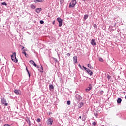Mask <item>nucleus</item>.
<instances>
[{"mask_svg": "<svg viewBox=\"0 0 126 126\" xmlns=\"http://www.w3.org/2000/svg\"><path fill=\"white\" fill-rule=\"evenodd\" d=\"M35 66V67H37V64H36V63H34V64L32 65Z\"/></svg>", "mask_w": 126, "mask_h": 126, "instance_id": "30", "label": "nucleus"}, {"mask_svg": "<svg viewBox=\"0 0 126 126\" xmlns=\"http://www.w3.org/2000/svg\"><path fill=\"white\" fill-rule=\"evenodd\" d=\"M25 57H26V58H28V57H29V56H28V54H26L25 55Z\"/></svg>", "mask_w": 126, "mask_h": 126, "instance_id": "34", "label": "nucleus"}, {"mask_svg": "<svg viewBox=\"0 0 126 126\" xmlns=\"http://www.w3.org/2000/svg\"><path fill=\"white\" fill-rule=\"evenodd\" d=\"M36 67H37V68H40V67H39V66H38V65H37V66Z\"/></svg>", "mask_w": 126, "mask_h": 126, "instance_id": "39", "label": "nucleus"}, {"mask_svg": "<svg viewBox=\"0 0 126 126\" xmlns=\"http://www.w3.org/2000/svg\"><path fill=\"white\" fill-rule=\"evenodd\" d=\"M91 87H88L86 89V91H87V92H88V91H90V90H91Z\"/></svg>", "mask_w": 126, "mask_h": 126, "instance_id": "16", "label": "nucleus"}, {"mask_svg": "<svg viewBox=\"0 0 126 126\" xmlns=\"http://www.w3.org/2000/svg\"><path fill=\"white\" fill-rule=\"evenodd\" d=\"M36 121L37 123H40V122H41V119L38 118Z\"/></svg>", "mask_w": 126, "mask_h": 126, "instance_id": "23", "label": "nucleus"}, {"mask_svg": "<svg viewBox=\"0 0 126 126\" xmlns=\"http://www.w3.org/2000/svg\"><path fill=\"white\" fill-rule=\"evenodd\" d=\"M3 126H9V125H8V124H5L4 125H3Z\"/></svg>", "mask_w": 126, "mask_h": 126, "instance_id": "35", "label": "nucleus"}, {"mask_svg": "<svg viewBox=\"0 0 126 126\" xmlns=\"http://www.w3.org/2000/svg\"><path fill=\"white\" fill-rule=\"evenodd\" d=\"M82 98L80 95L78 94H76L75 97V100L76 101V103H79L80 101H81Z\"/></svg>", "mask_w": 126, "mask_h": 126, "instance_id": "3", "label": "nucleus"}, {"mask_svg": "<svg viewBox=\"0 0 126 126\" xmlns=\"http://www.w3.org/2000/svg\"><path fill=\"white\" fill-rule=\"evenodd\" d=\"M52 23L53 24H55V21H54Z\"/></svg>", "mask_w": 126, "mask_h": 126, "instance_id": "42", "label": "nucleus"}, {"mask_svg": "<svg viewBox=\"0 0 126 126\" xmlns=\"http://www.w3.org/2000/svg\"><path fill=\"white\" fill-rule=\"evenodd\" d=\"M1 103L5 106H7V105H8V104L7 103H6V100H5V99H4V98H2Z\"/></svg>", "mask_w": 126, "mask_h": 126, "instance_id": "6", "label": "nucleus"}, {"mask_svg": "<svg viewBox=\"0 0 126 126\" xmlns=\"http://www.w3.org/2000/svg\"><path fill=\"white\" fill-rule=\"evenodd\" d=\"M27 54V53H25L24 55H25V56Z\"/></svg>", "mask_w": 126, "mask_h": 126, "instance_id": "48", "label": "nucleus"}, {"mask_svg": "<svg viewBox=\"0 0 126 126\" xmlns=\"http://www.w3.org/2000/svg\"><path fill=\"white\" fill-rule=\"evenodd\" d=\"M73 61L75 63H77V57L74 56L73 57Z\"/></svg>", "mask_w": 126, "mask_h": 126, "instance_id": "11", "label": "nucleus"}, {"mask_svg": "<svg viewBox=\"0 0 126 126\" xmlns=\"http://www.w3.org/2000/svg\"><path fill=\"white\" fill-rule=\"evenodd\" d=\"M76 3H77L76 0H72L71 1V2L70 3L69 7L70 8L74 7V6H75V5H76Z\"/></svg>", "mask_w": 126, "mask_h": 126, "instance_id": "1", "label": "nucleus"}, {"mask_svg": "<svg viewBox=\"0 0 126 126\" xmlns=\"http://www.w3.org/2000/svg\"><path fill=\"white\" fill-rule=\"evenodd\" d=\"M83 67L84 69H85V70H86V71L88 70V68L85 67L84 66H83Z\"/></svg>", "mask_w": 126, "mask_h": 126, "instance_id": "24", "label": "nucleus"}, {"mask_svg": "<svg viewBox=\"0 0 126 126\" xmlns=\"http://www.w3.org/2000/svg\"><path fill=\"white\" fill-rule=\"evenodd\" d=\"M2 5H5V6H6V5H7V4H6V2H4L2 3Z\"/></svg>", "mask_w": 126, "mask_h": 126, "instance_id": "22", "label": "nucleus"}, {"mask_svg": "<svg viewBox=\"0 0 126 126\" xmlns=\"http://www.w3.org/2000/svg\"><path fill=\"white\" fill-rule=\"evenodd\" d=\"M67 56H68V57H70V54L69 53H67Z\"/></svg>", "mask_w": 126, "mask_h": 126, "instance_id": "36", "label": "nucleus"}, {"mask_svg": "<svg viewBox=\"0 0 126 126\" xmlns=\"http://www.w3.org/2000/svg\"><path fill=\"white\" fill-rule=\"evenodd\" d=\"M0 61H1V59H0Z\"/></svg>", "mask_w": 126, "mask_h": 126, "instance_id": "49", "label": "nucleus"}, {"mask_svg": "<svg viewBox=\"0 0 126 126\" xmlns=\"http://www.w3.org/2000/svg\"><path fill=\"white\" fill-rule=\"evenodd\" d=\"M23 51H24H24H27V49H24V50H23Z\"/></svg>", "mask_w": 126, "mask_h": 126, "instance_id": "41", "label": "nucleus"}, {"mask_svg": "<svg viewBox=\"0 0 126 126\" xmlns=\"http://www.w3.org/2000/svg\"><path fill=\"white\" fill-rule=\"evenodd\" d=\"M57 21L59 22V27H62V25H63V20L61 19V18L59 17L57 19Z\"/></svg>", "mask_w": 126, "mask_h": 126, "instance_id": "4", "label": "nucleus"}, {"mask_svg": "<svg viewBox=\"0 0 126 126\" xmlns=\"http://www.w3.org/2000/svg\"><path fill=\"white\" fill-rule=\"evenodd\" d=\"M107 78H108V79H111V76L108 75L107 76Z\"/></svg>", "mask_w": 126, "mask_h": 126, "instance_id": "31", "label": "nucleus"}, {"mask_svg": "<svg viewBox=\"0 0 126 126\" xmlns=\"http://www.w3.org/2000/svg\"><path fill=\"white\" fill-rule=\"evenodd\" d=\"M87 73L90 75V76H92L93 74V72L92 71L90 70V69H88L87 71H86Z\"/></svg>", "mask_w": 126, "mask_h": 126, "instance_id": "8", "label": "nucleus"}, {"mask_svg": "<svg viewBox=\"0 0 126 126\" xmlns=\"http://www.w3.org/2000/svg\"><path fill=\"white\" fill-rule=\"evenodd\" d=\"M92 125H93V126H96V125H97V124L95 122H93Z\"/></svg>", "mask_w": 126, "mask_h": 126, "instance_id": "25", "label": "nucleus"}, {"mask_svg": "<svg viewBox=\"0 0 126 126\" xmlns=\"http://www.w3.org/2000/svg\"><path fill=\"white\" fill-rule=\"evenodd\" d=\"M40 24H44V21L41 20V21H40Z\"/></svg>", "mask_w": 126, "mask_h": 126, "instance_id": "26", "label": "nucleus"}, {"mask_svg": "<svg viewBox=\"0 0 126 126\" xmlns=\"http://www.w3.org/2000/svg\"><path fill=\"white\" fill-rule=\"evenodd\" d=\"M94 27L97 28V25L96 24H94Z\"/></svg>", "mask_w": 126, "mask_h": 126, "instance_id": "28", "label": "nucleus"}, {"mask_svg": "<svg viewBox=\"0 0 126 126\" xmlns=\"http://www.w3.org/2000/svg\"><path fill=\"white\" fill-rule=\"evenodd\" d=\"M56 62H58V60L57 59H55Z\"/></svg>", "mask_w": 126, "mask_h": 126, "instance_id": "45", "label": "nucleus"}, {"mask_svg": "<svg viewBox=\"0 0 126 126\" xmlns=\"http://www.w3.org/2000/svg\"><path fill=\"white\" fill-rule=\"evenodd\" d=\"M49 88L50 89H54V86H53V85H50L49 86Z\"/></svg>", "mask_w": 126, "mask_h": 126, "instance_id": "21", "label": "nucleus"}, {"mask_svg": "<svg viewBox=\"0 0 126 126\" xmlns=\"http://www.w3.org/2000/svg\"><path fill=\"white\" fill-rule=\"evenodd\" d=\"M26 122H27L28 123V124H29V126H31V124L30 123V120L29 119V118H27L26 119Z\"/></svg>", "mask_w": 126, "mask_h": 126, "instance_id": "10", "label": "nucleus"}, {"mask_svg": "<svg viewBox=\"0 0 126 126\" xmlns=\"http://www.w3.org/2000/svg\"><path fill=\"white\" fill-rule=\"evenodd\" d=\"M41 72H44V71H41Z\"/></svg>", "mask_w": 126, "mask_h": 126, "instance_id": "47", "label": "nucleus"}, {"mask_svg": "<svg viewBox=\"0 0 126 126\" xmlns=\"http://www.w3.org/2000/svg\"><path fill=\"white\" fill-rule=\"evenodd\" d=\"M30 63H31V64H33L34 63H35V62H34V61L33 60H30Z\"/></svg>", "mask_w": 126, "mask_h": 126, "instance_id": "17", "label": "nucleus"}, {"mask_svg": "<svg viewBox=\"0 0 126 126\" xmlns=\"http://www.w3.org/2000/svg\"><path fill=\"white\" fill-rule=\"evenodd\" d=\"M26 69L27 71L28 72V69H27V67H26Z\"/></svg>", "mask_w": 126, "mask_h": 126, "instance_id": "43", "label": "nucleus"}, {"mask_svg": "<svg viewBox=\"0 0 126 126\" xmlns=\"http://www.w3.org/2000/svg\"><path fill=\"white\" fill-rule=\"evenodd\" d=\"M41 69L44 70V69L43 68V66L42 65H41Z\"/></svg>", "mask_w": 126, "mask_h": 126, "instance_id": "37", "label": "nucleus"}, {"mask_svg": "<svg viewBox=\"0 0 126 126\" xmlns=\"http://www.w3.org/2000/svg\"><path fill=\"white\" fill-rule=\"evenodd\" d=\"M14 92L16 94H20V91H18V90H15Z\"/></svg>", "mask_w": 126, "mask_h": 126, "instance_id": "14", "label": "nucleus"}, {"mask_svg": "<svg viewBox=\"0 0 126 126\" xmlns=\"http://www.w3.org/2000/svg\"><path fill=\"white\" fill-rule=\"evenodd\" d=\"M91 44L93 46H96L97 43H96V41L94 39H92L91 41Z\"/></svg>", "mask_w": 126, "mask_h": 126, "instance_id": "7", "label": "nucleus"}, {"mask_svg": "<svg viewBox=\"0 0 126 126\" xmlns=\"http://www.w3.org/2000/svg\"><path fill=\"white\" fill-rule=\"evenodd\" d=\"M60 2L61 3H63V2H64V0H61Z\"/></svg>", "mask_w": 126, "mask_h": 126, "instance_id": "27", "label": "nucleus"}, {"mask_svg": "<svg viewBox=\"0 0 126 126\" xmlns=\"http://www.w3.org/2000/svg\"><path fill=\"white\" fill-rule=\"evenodd\" d=\"M22 54H23L24 55H25V54L26 53V52L25 51H22Z\"/></svg>", "mask_w": 126, "mask_h": 126, "instance_id": "33", "label": "nucleus"}, {"mask_svg": "<svg viewBox=\"0 0 126 126\" xmlns=\"http://www.w3.org/2000/svg\"><path fill=\"white\" fill-rule=\"evenodd\" d=\"M22 50H24V47H23V46H22Z\"/></svg>", "mask_w": 126, "mask_h": 126, "instance_id": "40", "label": "nucleus"}, {"mask_svg": "<svg viewBox=\"0 0 126 126\" xmlns=\"http://www.w3.org/2000/svg\"><path fill=\"white\" fill-rule=\"evenodd\" d=\"M53 119L49 118L47 120V124L49 125V126H52V125H53Z\"/></svg>", "mask_w": 126, "mask_h": 126, "instance_id": "5", "label": "nucleus"}, {"mask_svg": "<svg viewBox=\"0 0 126 126\" xmlns=\"http://www.w3.org/2000/svg\"><path fill=\"white\" fill-rule=\"evenodd\" d=\"M27 73H28V74L29 77H30V73H29V71H27Z\"/></svg>", "mask_w": 126, "mask_h": 126, "instance_id": "32", "label": "nucleus"}, {"mask_svg": "<svg viewBox=\"0 0 126 126\" xmlns=\"http://www.w3.org/2000/svg\"><path fill=\"white\" fill-rule=\"evenodd\" d=\"M79 119H81V116H79Z\"/></svg>", "mask_w": 126, "mask_h": 126, "instance_id": "46", "label": "nucleus"}, {"mask_svg": "<svg viewBox=\"0 0 126 126\" xmlns=\"http://www.w3.org/2000/svg\"><path fill=\"white\" fill-rule=\"evenodd\" d=\"M88 67H89L90 69H93V67L90 64H88Z\"/></svg>", "mask_w": 126, "mask_h": 126, "instance_id": "19", "label": "nucleus"}, {"mask_svg": "<svg viewBox=\"0 0 126 126\" xmlns=\"http://www.w3.org/2000/svg\"><path fill=\"white\" fill-rule=\"evenodd\" d=\"M31 7L32 8V9H36V6H35L34 4H32L31 5Z\"/></svg>", "mask_w": 126, "mask_h": 126, "instance_id": "13", "label": "nucleus"}, {"mask_svg": "<svg viewBox=\"0 0 126 126\" xmlns=\"http://www.w3.org/2000/svg\"><path fill=\"white\" fill-rule=\"evenodd\" d=\"M35 11L36 12H37V13H40V12H41V11H42V8H38L35 9Z\"/></svg>", "mask_w": 126, "mask_h": 126, "instance_id": "9", "label": "nucleus"}, {"mask_svg": "<svg viewBox=\"0 0 126 126\" xmlns=\"http://www.w3.org/2000/svg\"><path fill=\"white\" fill-rule=\"evenodd\" d=\"M99 61L100 62H104V59H103V58H101V57H99Z\"/></svg>", "mask_w": 126, "mask_h": 126, "instance_id": "20", "label": "nucleus"}, {"mask_svg": "<svg viewBox=\"0 0 126 126\" xmlns=\"http://www.w3.org/2000/svg\"><path fill=\"white\" fill-rule=\"evenodd\" d=\"M67 104L68 105H70V101H67Z\"/></svg>", "mask_w": 126, "mask_h": 126, "instance_id": "29", "label": "nucleus"}, {"mask_svg": "<svg viewBox=\"0 0 126 126\" xmlns=\"http://www.w3.org/2000/svg\"><path fill=\"white\" fill-rule=\"evenodd\" d=\"M87 18H88V15H85L84 16V19L85 20H86V19H87Z\"/></svg>", "mask_w": 126, "mask_h": 126, "instance_id": "18", "label": "nucleus"}, {"mask_svg": "<svg viewBox=\"0 0 126 126\" xmlns=\"http://www.w3.org/2000/svg\"><path fill=\"white\" fill-rule=\"evenodd\" d=\"M11 60L15 63H17L18 60L16 59V53L15 52L13 53V55H11Z\"/></svg>", "mask_w": 126, "mask_h": 126, "instance_id": "2", "label": "nucleus"}, {"mask_svg": "<svg viewBox=\"0 0 126 126\" xmlns=\"http://www.w3.org/2000/svg\"><path fill=\"white\" fill-rule=\"evenodd\" d=\"M79 67L80 68H81V69L82 68L81 67V65H80V64L79 65Z\"/></svg>", "mask_w": 126, "mask_h": 126, "instance_id": "38", "label": "nucleus"}, {"mask_svg": "<svg viewBox=\"0 0 126 126\" xmlns=\"http://www.w3.org/2000/svg\"><path fill=\"white\" fill-rule=\"evenodd\" d=\"M101 93H103L104 92H103V91H101Z\"/></svg>", "mask_w": 126, "mask_h": 126, "instance_id": "44", "label": "nucleus"}, {"mask_svg": "<svg viewBox=\"0 0 126 126\" xmlns=\"http://www.w3.org/2000/svg\"><path fill=\"white\" fill-rule=\"evenodd\" d=\"M45 0H35L34 1V2L37 3V2H43Z\"/></svg>", "mask_w": 126, "mask_h": 126, "instance_id": "12", "label": "nucleus"}, {"mask_svg": "<svg viewBox=\"0 0 126 126\" xmlns=\"http://www.w3.org/2000/svg\"><path fill=\"white\" fill-rule=\"evenodd\" d=\"M117 103H118V104H121V103H122V99L121 98H118L117 99Z\"/></svg>", "mask_w": 126, "mask_h": 126, "instance_id": "15", "label": "nucleus"}]
</instances>
